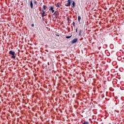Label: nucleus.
<instances>
[{"mask_svg": "<svg viewBox=\"0 0 124 124\" xmlns=\"http://www.w3.org/2000/svg\"><path fill=\"white\" fill-rule=\"evenodd\" d=\"M9 54L10 55H12V58L13 59H16V56H15V52L12 51V50H10L9 52Z\"/></svg>", "mask_w": 124, "mask_h": 124, "instance_id": "1", "label": "nucleus"}, {"mask_svg": "<svg viewBox=\"0 0 124 124\" xmlns=\"http://www.w3.org/2000/svg\"><path fill=\"white\" fill-rule=\"evenodd\" d=\"M67 3L65 4V6H70V4L71 3V2H72V0H68L67 1Z\"/></svg>", "mask_w": 124, "mask_h": 124, "instance_id": "2", "label": "nucleus"}, {"mask_svg": "<svg viewBox=\"0 0 124 124\" xmlns=\"http://www.w3.org/2000/svg\"><path fill=\"white\" fill-rule=\"evenodd\" d=\"M49 10V11H51L52 13H54V12H55V10H54V7L50 6Z\"/></svg>", "mask_w": 124, "mask_h": 124, "instance_id": "3", "label": "nucleus"}, {"mask_svg": "<svg viewBox=\"0 0 124 124\" xmlns=\"http://www.w3.org/2000/svg\"><path fill=\"white\" fill-rule=\"evenodd\" d=\"M77 41H78V39L75 38L71 41V43L72 44H74V43H76Z\"/></svg>", "mask_w": 124, "mask_h": 124, "instance_id": "4", "label": "nucleus"}, {"mask_svg": "<svg viewBox=\"0 0 124 124\" xmlns=\"http://www.w3.org/2000/svg\"><path fill=\"white\" fill-rule=\"evenodd\" d=\"M54 15H55V19H57L58 18V17L59 16V13L58 12H55L54 13Z\"/></svg>", "mask_w": 124, "mask_h": 124, "instance_id": "5", "label": "nucleus"}, {"mask_svg": "<svg viewBox=\"0 0 124 124\" xmlns=\"http://www.w3.org/2000/svg\"><path fill=\"white\" fill-rule=\"evenodd\" d=\"M75 2H74V1L72 0V4H71V6L72 7V8H75Z\"/></svg>", "mask_w": 124, "mask_h": 124, "instance_id": "6", "label": "nucleus"}, {"mask_svg": "<svg viewBox=\"0 0 124 124\" xmlns=\"http://www.w3.org/2000/svg\"><path fill=\"white\" fill-rule=\"evenodd\" d=\"M42 12L41 13L42 17V18H44V16H45V14L46 13V11H42Z\"/></svg>", "mask_w": 124, "mask_h": 124, "instance_id": "7", "label": "nucleus"}, {"mask_svg": "<svg viewBox=\"0 0 124 124\" xmlns=\"http://www.w3.org/2000/svg\"><path fill=\"white\" fill-rule=\"evenodd\" d=\"M46 9H47V6L45 5H44L43 6V9H42V11H45V10H46Z\"/></svg>", "mask_w": 124, "mask_h": 124, "instance_id": "8", "label": "nucleus"}, {"mask_svg": "<svg viewBox=\"0 0 124 124\" xmlns=\"http://www.w3.org/2000/svg\"><path fill=\"white\" fill-rule=\"evenodd\" d=\"M30 6H31V9H32L33 7V4L32 3V0H30Z\"/></svg>", "mask_w": 124, "mask_h": 124, "instance_id": "9", "label": "nucleus"}, {"mask_svg": "<svg viewBox=\"0 0 124 124\" xmlns=\"http://www.w3.org/2000/svg\"><path fill=\"white\" fill-rule=\"evenodd\" d=\"M82 32H83V31H82L81 30H80L78 33L79 36H81V35H82Z\"/></svg>", "mask_w": 124, "mask_h": 124, "instance_id": "10", "label": "nucleus"}, {"mask_svg": "<svg viewBox=\"0 0 124 124\" xmlns=\"http://www.w3.org/2000/svg\"><path fill=\"white\" fill-rule=\"evenodd\" d=\"M78 21L80 22V21H81V16H78Z\"/></svg>", "mask_w": 124, "mask_h": 124, "instance_id": "11", "label": "nucleus"}, {"mask_svg": "<svg viewBox=\"0 0 124 124\" xmlns=\"http://www.w3.org/2000/svg\"><path fill=\"white\" fill-rule=\"evenodd\" d=\"M82 124H90L89 122L85 121Z\"/></svg>", "mask_w": 124, "mask_h": 124, "instance_id": "12", "label": "nucleus"}, {"mask_svg": "<svg viewBox=\"0 0 124 124\" xmlns=\"http://www.w3.org/2000/svg\"><path fill=\"white\" fill-rule=\"evenodd\" d=\"M72 36H66V38L69 39Z\"/></svg>", "mask_w": 124, "mask_h": 124, "instance_id": "13", "label": "nucleus"}, {"mask_svg": "<svg viewBox=\"0 0 124 124\" xmlns=\"http://www.w3.org/2000/svg\"><path fill=\"white\" fill-rule=\"evenodd\" d=\"M34 4H37V1H36V0H34Z\"/></svg>", "mask_w": 124, "mask_h": 124, "instance_id": "14", "label": "nucleus"}, {"mask_svg": "<svg viewBox=\"0 0 124 124\" xmlns=\"http://www.w3.org/2000/svg\"><path fill=\"white\" fill-rule=\"evenodd\" d=\"M39 11H42V9H41V7H40L39 8Z\"/></svg>", "mask_w": 124, "mask_h": 124, "instance_id": "15", "label": "nucleus"}, {"mask_svg": "<svg viewBox=\"0 0 124 124\" xmlns=\"http://www.w3.org/2000/svg\"><path fill=\"white\" fill-rule=\"evenodd\" d=\"M56 7H60V4H59V3H57Z\"/></svg>", "mask_w": 124, "mask_h": 124, "instance_id": "16", "label": "nucleus"}, {"mask_svg": "<svg viewBox=\"0 0 124 124\" xmlns=\"http://www.w3.org/2000/svg\"><path fill=\"white\" fill-rule=\"evenodd\" d=\"M73 26H74V27H75V22H73Z\"/></svg>", "mask_w": 124, "mask_h": 124, "instance_id": "17", "label": "nucleus"}, {"mask_svg": "<svg viewBox=\"0 0 124 124\" xmlns=\"http://www.w3.org/2000/svg\"><path fill=\"white\" fill-rule=\"evenodd\" d=\"M76 32H77L78 31V28L76 29Z\"/></svg>", "mask_w": 124, "mask_h": 124, "instance_id": "18", "label": "nucleus"}, {"mask_svg": "<svg viewBox=\"0 0 124 124\" xmlns=\"http://www.w3.org/2000/svg\"><path fill=\"white\" fill-rule=\"evenodd\" d=\"M31 26V27H34V24H32Z\"/></svg>", "mask_w": 124, "mask_h": 124, "instance_id": "19", "label": "nucleus"}, {"mask_svg": "<svg viewBox=\"0 0 124 124\" xmlns=\"http://www.w3.org/2000/svg\"><path fill=\"white\" fill-rule=\"evenodd\" d=\"M56 36H60V35L56 34Z\"/></svg>", "mask_w": 124, "mask_h": 124, "instance_id": "20", "label": "nucleus"}, {"mask_svg": "<svg viewBox=\"0 0 124 124\" xmlns=\"http://www.w3.org/2000/svg\"><path fill=\"white\" fill-rule=\"evenodd\" d=\"M42 20H43V21H44V17H43V18H42Z\"/></svg>", "mask_w": 124, "mask_h": 124, "instance_id": "21", "label": "nucleus"}]
</instances>
